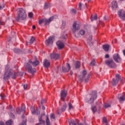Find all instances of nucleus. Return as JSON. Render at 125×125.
<instances>
[{
  "label": "nucleus",
  "mask_w": 125,
  "mask_h": 125,
  "mask_svg": "<svg viewBox=\"0 0 125 125\" xmlns=\"http://www.w3.org/2000/svg\"><path fill=\"white\" fill-rule=\"evenodd\" d=\"M31 64L34 67H37V66L40 64V62L39 61H35L32 62L31 60H29L28 62L24 63L25 69L27 70V72L31 74H34L36 73V68H33Z\"/></svg>",
  "instance_id": "f257e3e1"
},
{
  "label": "nucleus",
  "mask_w": 125,
  "mask_h": 125,
  "mask_svg": "<svg viewBox=\"0 0 125 125\" xmlns=\"http://www.w3.org/2000/svg\"><path fill=\"white\" fill-rule=\"evenodd\" d=\"M17 73L12 69H8L4 74L3 79L4 81H8L11 77L13 80H15Z\"/></svg>",
  "instance_id": "f03ea898"
},
{
  "label": "nucleus",
  "mask_w": 125,
  "mask_h": 125,
  "mask_svg": "<svg viewBox=\"0 0 125 125\" xmlns=\"http://www.w3.org/2000/svg\"><path fill=\"white\" fill-rule=\"evenodd\" d=\"M27 18V14L26 11L22 8H20L18 10V16L16 18L17 21L20 20H25Z\"/></svg>",
  "instance_id": "7ed1b4c3"
},
{
  "label": "nucleus",
  "mask_w": 125,
  "mask_h": 125,
  "mask_svg": "<svg viewBox=\"0 0 125 125\" xmlns=\"http://www.w3.org/2000/svg\"><path fill=\"white\" fill-rule=\"evenodd\" d=\"M97 98V92L95 91L92 92L90 94L87 95L85 99V101L86 103H93L94 100Z\"/></svg>",
  "instance_id": "20e7f679"
},
{
  "label": "nucleus",
  "mask_w": 125,
  "mask_h": 125,
  "mask_svg": "<svg viewBox=\"0 0 125 125\" xmlns=\"http://www.w3.org/2000/svg\"><path fill=\"white\" fill-rule=\"evenodd\" d=\"M89 77H90V75L87 74V72H86V71L84 70L83 72L82 77L79 76V80H80V81L84 80L85 83H87L88 82Z\"/></svg>",
  "instance_id": "39448f33"
},
{
  "label": "nucleus",
  "mask_w": 125,
  "mask_h": 125,
  "mask_svg": "<svg viewBox=\"0 0 125 125\" xmlns=\"http://www.w3.org/2000/svg\"><path fill=\"white\" fill-rule=\"evenodd\" d=\"M105 64H106L108 67L109 68H116L117 67V65L116 63L114 62L113 60H107L105 61Z\"/></svg>",
  "instance_id": "423d86ee"
},
{
  "label": "nucleus",
  "mask_w": 125,
  "mask_h": 125,
  "mask_svg": "<svg viewBox=\"0 0 125 125\" xmlns=\"http://www.w3.org/2000/svg\"><path fill=\"white\" fill-rule=\"evenodd\" d=\"M55 38L54 36H50L47 40L45 42V43L47 46L50 45V44H53V42H54Z\"/></svg>",
  "instance_id": "0eeeda50"
},
{
  "label": "nucleus",
  "mask_w": 125,
  "mask_h": 125,
  "mask_svg": "<svg viewBox=\"0 0 125 125\" xmlns=\"http://www.w3.org/2000/svg\"><path fill=\"white\" fill-rule=\"evenodd\" d=\"M118 16L122 20L125 21V11L124 10H120L118 12Z\"/></svg>",
  "instance_id": "6e6552de"
},
{
  "label": "nucleus",
  "mask_w": 125,
  "mask_h": 125,
  "mask_svg": "<svg viewBox=\"0 0 125 125\" xmlns=\"http://www.w3.org/2000/svg\"><path fill=\"white\" fill-rule=\"evenodd\" d=\"M67 96V91L62 90L61 92V100L63 102H65V98Z\"/></svg>",
  "instance_id": "1a4fd4ad"
},
{
  "label": "nucleus",
  "mask_w": 125,
  "mask_h": 125,
  "mask_svg": "<svg viewBox=\"0 0 125 125\" xmlns=\"http://www.w3.org/2000/svg\"><path fill=\"white\" fill-rule=\"evenodd\" d=\"M45 116V112H43V113L41 114V116L39 117V123L37 124L36 125H44V124L45 123L44 120H43L42 119V116Z\"/></svg>",
  "instance_id": "9d476101"
},
{
  "label": "nucleus",
  "mask_w": 125,
  "mask_h": 125,
  "mask_svg": "<svg viewBox=\"0 0 125 125\" xmlns=\"http://www.w3.org/2000/svg\"><path fill=\"white\" fill-rule=\"evenodd\" d=\"M80 29V24H78L77 22L73 23V27L72 29V32L75 34L78 30Z\"/></svg>",
  "instance_id": "9b49d317"
},
{
  "label": "nucleus",
  "mask_w": 125,
  "mask_h": 125,
  "mask_svg": "<svg viewBox=\"0 0 125 125\" xmlns=\"http://www.w3.org/2000/svg\"><path fill=\"white\" fill-rule=\"evenodd\" d=\"M113 58L117 63H120L122 61V59L120 57L119 54H114L113 56Z\"/></svg>",
  "instance_id": "f8f14e48"
},
{
  "label": "nucleus",
  "mask_w": 125,
  "mask_h": 125,
  "mask_svg": "<svg viewBox=\"0 0 125 125\" xmlns=\"http://www.w3.org/2000/svg\"><path fill=\"white\" fill-rule=\"evenodd\" d=\"M25 111H26V107H25V105H24L21 106V109H20V108L17 109V112L18 114H21V113L24 114Z\"/></svg>",
  "instance_id": "ddd939ff"
},
{
  "label": "nucleus",
  "mask_w": 125,
  "mask_h": 125,
  "mask_svg": "<svg viewBox=\"0 0 125 125\" xmlns=\"http://www.w3.org/2000/svg\"><path fill=\"white\" fill-rule=\"evenodd\" d=\"M50 57L51 59H54V60H57L60 58V55L56 53H53L51 55Z\"/></svg>",
  "instance_id": "4468645a"
},
{
  "label": "nucleus",
  "mask_w": 125,
  "mask_h": 125,
  "mask_svg": "<svg viewBox=\"0 0 125 125\" xmlns=\"http://www.w3.org/2000/svg\"><path fill=\"white\" fill-rule=\"evenodd\" d=\"M117 98L119 99L120 102H122V101H125V94H123V95L121 94H118L117 96Z\"/></svg>",
  "instance_id": "2eb2a0df"
},
{
  "label": "nucleus",
  "mask_w": 125,
  "mask_h": 125,
  "mask_svg": "<svg viewBox=\"0 0 125 125\" xmlns=\"http://www.w3.org/2000/svg\"><path fill=\"white\" fill-rule=\"evenodd\" d=\"M56 44L59 49H62L64 47V43H63V42L59 41L57 42Z\"/></svg>",
  "instance_id": "dca6fc26"
},
{
  "label": "nucleus",
  "mask_w": 125,
  "mask_h": 125,
  "mask_svg": "<svg viewBox=\"0 0 125 125\" xmlns=\"http://www.w3.org/2000/svg\"><path fill=\"white\" fill-rule=\"evenodd\" d=\"M111 8L112 10H116L118 8V3L116 1H113L111 3Z\"/></svg>",
  "instance_id": "f3484780"
},
{
  "label": "nucleus",
  "mask_w": 125,
  "mask_h": 125,
  "mask_svg": "<svg viewBox=\"0 0 125 125\" xmlns=\"http://www.w3.org/2000/svg\"><path fill=\"white\" fill-rule=\"evenodd\" d=\"M67 109V104L66 103H64L63 105L62 106L61 109L58 110V113H61L62 112H64Z\"/></svg>",
  "instance_id": "a211bd4d"
},
{
  "label": "nucleus",
  "mask_w": 125,
  "mask_h": 125,
  "mask_svg": "<svg viewBox=\"0 0 125 125\" xmlns=\"http://www.w3.org/2000/svg\"><path fill=\"white\" fill-rule=\"evenodd\" d=\"M66 68L65 66L62 67V70L63 72H69L70 71V69H71V66H70V64L67 63Z\"/></svg>",
  "instance_id": "6ab92c4d"
},
{
  "label": "nucleus",
  "mask_w": 125,
  "mask_h": 125,
  "mask_svg": "<svg viewBox=\"0 0 125 125\" xmlns=\"http://www.w3.org/2000/svg\"><path fill=\"white\" fill-rule=\"evenodd\" d=\"M43 66L45 68H48L49 66H50V62L46 59H45L43 61Z\"/></svg>",
  "instance_id": "aec40b11"
},
{
  "label": "nucleus",
  "mask_w": 125,
  "mask_h": 125,
  "mask_svg": "<svg viewBox=\"0 0 125 125\" xmlns=\"http://www.w3.org/2000/svg\"><path fill=\"white\" fill-rule=\"evenodd\" d=\"M103 48L104 51H109V48H110V45L104 44L103 45Z\"/></svg>",
  "instance_id": "412c9836"
},
{
  "label": "nucleus",
  "mask_w": 125,
  "mask_h": 125,
  "mask_svg": "<svg viewBox=\"0 0 125 125\" xmlns=\"http://www.w3.org/2000/svg\"><path fill=\"white\" fill-rule=\"evenodd\" d=\"M22 118L23 119V120L19 125H26V122H27V119L25 117L24 115H22Z\"/></svg>",
  "instance_id": "4be33fe9"
},
{
  "label": "nucleus",
  "mask_w": 125,
  "mask_h": 125,
  "mask_svg": "<svg viewBox=\"0 0 125 125\" xmlns=\"http://www.w3.org/2000/svg\"><path fill=\"white\" fill-rule=\"evenodd\" d=\"M74 67L76 69H79L81 67V62L79 61H77L75 62L74 64Z\"/></svg>",
  "instance_id": "5701e85b"
},
{
  "label": "nucleus",
  "mask_w": 125,
  "mask_h": 125,
  "mask_svg": "<svg viewBox=\"0 0 125 125\" xmlns=\"http://www.w3.org/2000/svg\"><path fill=\"white\" fill-rule=\"evenodd\" d=\"M68 123L69 125H77V123L73 119H70Z\"/></svg>",
  "instance_id": "b1692460"
},
{
  "label": "nucleus",
  "mask_w": 125,
  "mask_h": 125,
  "mask_svg": "<svg viewBox=\"0 0 125 125\" xmlns=\"http://www.w3.org/2000/svg\"><path fill=\"white\" fill-rule=\"evenodd\" d=\"M118 83L119 82L118 81H117V80L116 79H113L112 81V84L113 86H115L117 85V84H118Z\"/></svg>",
  "instance_id": "393cba45"
},
{
  "label": "nucleus",
  "mask_w": 125,
  "mask_h": 125,
  "mask_svg": "<svg viewBox=\"0 0 125 125\" xmlns=\"http://www.w3.org/2000/svg\"><path fill=\"white\" fill-rule=\"evenodd\" d=\"M94 20H97V15L96 14L91 17V21L93 22Z\"/></svg>",
  "instance_id": "a878e982"
},
{
  "label": "nucleus",
  "mask_w": 125,
  "mask_h": 125,
  "mask_svg": "<svg viewBox=\"0 0 125 125\" xmlns=\"http://www.w3.org/2000/svg\"><path fill=\"white\" fill-rule=\"evenodd\" d=\"M46 125H50V121H49V118H48V116H46Z\"/></svg>",
  "instance_id": "bb28decb"
},
{
  "label": "nucleus",
  "mask_w": 125,
  "mask_h": 125,
  "mask_svg": "<svg viewBox=\"0 0 125 125\" xmlns=\"http://www.w3.org/2000/svg\"><path fill=\"white\" fill-rule=\"evenodd\" d=\"M91 110L93 113H96L97 112V108H96V106H92Z\"/></svg>",
  "instance_id": "cd10ccee"
},
{
  "label": "nucleus",
  "mask_w": 125,
  "mask_h": 125,
  "mask_svg": "<svg viewBox=\"0 0 125 125\" xmlns=\"http://www.w3.org/2000/svg\"><path fill=\"white\" fill-rule=\"evenodd\" d=\"M116 80L118 82H120L121 80V76L120 74H116Z\"/></svg>",
  "instance_id": "c85d7f7f"
},
{
  "label": "nucleus",
  "mask_w": 125,
  "mask_h": 125,
  "mask_svg": "<svg viewBox=\"0 0 125 125\" xmlns=\"http://www.w3.org/2000/svg\"><path fill=\"white\" fill-rule=\"evenodd\" d=\"M30 110L31 111V113L32 114H33V115H36V110H35V108H34L33 107H31L30 108Z\"/></svg>",
  "instance_id": "c756f323"
},
{
  "label": "nucleus",
  "mask_w": 125,
  "mask_h": 125,
  "mask_svg": "<svg viewBox=\"0 0 125 125\" xmlns=\"http://www.w3.org/2000/svg\"><path fill=\"white\" fill-rule=\"evenodd\" d=\"M13 123L12 120H10L6 122V125H11Z\"/></svg>",
  "instance_id": "7c9ffc66"
},
{
  "label": "nucleus",
  "mask_w": 125,
  "mask_h": 125,
  "mask_svg": "<svg viewBox=\"0 0 125 125\" xmlns=\"http://www.w3.org/2000/svg\"><path fill=\"white\" fill-rule=\"evenodd\" d=\"M68 108L69 110H72V109H74V106L71 103H68Z\"/></svg>",
  "instance_id": "2f4dec72"
},
{
  "label": "nucleus",
  "mask_w": 125,
  "mask_h": 125,
  "mask_svg": "<svg viewBox=\"0 0 125 125\" xmlns=\"http://www.w3.org/2000/svg\"><path fill=\"white\" fill-rule=\"evenodd\" d=\"M14 52H15V53H20V52H21V50H20V49L15 48L14 50Z\"/></svg>",
  "instance_id": "473e14b6"
},
{
  "label": "nucleus",
  "mask_w": 125,
  "mask_h": 125,
  "mask_svg": "<svg viewBox=\"0 0 125 125\" xmlns=\"http://www.w3.org/2000/svg\"><path fill=\"white\" fill-rule=\"evenodd\" d=\"M50 6V4L49 3H45L44 8L45 9L48 8Z\"/></svg>",
  "instance_id": "72a5a7b5"
},
{
  "label": "nucleus",
  "mask_w": 125,
  "mask_h": 125,
  "mask_svg": "<svg viewBox=\"0 0 125 125\" xmlns=\"http://www.w3.org/2000/svg\"><path fill=\"white\" fill-rule=\"evenodd\" d=\"M79 34H80L81 36H83V35L85 34V31L84 30H81L79 32Z\"/></svg>",
  "instance_id": "f704fd0d"
},
{
  "label": "nucleus",
  "mask_w": 125,
  "mask_h": 125,
  "mask_svg": "<svg viewBox=\"0 0 125 125\" xmlns=\"http://www.w3.org/2000/svg\"><path fill=\"white\" fill-rule=\"evenodd\" d=\"M4 8V3H0V10H1Z\"/></svg>",
  "instance_id": "c9c22d12"
},
{
  "label": "nucleus",
  "mask_w": 125,
  "mask_h": 125,
  "mask_svg": "<svg viewBox=\"0 0 125 125\" xmlns=\"http://www.w3.org/2000/svg\"><path fill=\"white\" fill-rule=\"evenodd\" d=\"M34 42H35V38L32 37L31 39L30 40V42H29L30 44H32V43H33Z\"/></svg>",
  "instance_id": "e433bc0d"
},
{
  "label": "nucleus",
  "mask_w": 125,
  "mask_h": 125,
  "mask_svg": "<svg viewBox=\"0 0 125 125\" xmlns=\"http://www.w3.org/2000/svg\"><path fill=\"white\" fill-rule=\"evenodd\" d=\"M103 123H104V124H106V125H107V124H108V121H107V118H106V117H104L103 119Z\"/></svg>",
  "instance_id": "4c0bfd02"
},
{
  "label": "nucleus",
  "mask_w": 125,
  "mask_h": 125,
  "mask_svg": "<svg viewBox=\"0 0 125 125\" xmlns=\"http://www.w3.org/2000/svg\"><path fill=\"white\" fill-rule=\"evenodd\" d=\"M90 66H94L95 65V60H92L91 63H90Z\"/></svg>",
  "instance_id": "58836bf2"
},
{
  "label": "nucleus",
  "mask_w": 125,
  "mask_h": 125,
  "mask_svg": "<svg viewBox=\"0 0 125 125\" xmlns=\"http://www.w3.org/2000/svg\"><path fill=\"white\" fill-rule=\"evenodd\" d=\"M62 38L64 40L67 39V34L64 33L63 35H62Z\"/></svg>",
  "instance_id": "ea45409f"
},
{
  "label": "nucleus",
  "mask_w": 125,
  "mask_h": 125,
  "mask_svg": "<svg viewBox=\"0 0 125 125\" xmlns=\"http://www.w3.org/2000/svg\"><path fill=\"white\" fill-rule=\"evenodd\" d=\"M104 107V108H109V107H111V105L109 104H105Z\"/></svg>",
  "instance_id": "a19ab883"
},
{
  "label": "nucleus",
  "mask_w": 125,
  "mask_h": 125,
  "mask_svg": "<svg viewBox=\"0 0 125 125\" xmlns=\"http://www.w3.org/2000/svg\"><path fill=\"white\" fill-rule=\"evenodd\" d=\"M50 119H51V120H52V119L53 120H54L55 119V115H54V114H53V113L51 114Z\"/></svg>",
  "instance_id": "79ce46f5"
},
{
  "label": "nucleus",
  "mask_w": 125,
  "mask_h": 125,
  "mask_svg": "<svg viewBox=\"0 0 125 125\" xmlns=\"http://www.w3.org/2000/svg\"><path fill=\"white\" fill-rule=\"evenodd\" d=\"M44 22V19L40 20L39 21V25H42V23Z\"/></svg>",
  "instance_id": "37998d69"
},
{
  "label": "nucleus",
  "mask_w": 125,
  "mask_h": 125,
  "mask_svg": "<svg viewBox=\"0 0 125 125\" xmlns=\"http://www.w3.org/2000/svg\"><path fill=\"white\" fill-rule=\"evenodd\" d=\"M28 16L30 18H32V17L34 16V14H33V13L30 12L28 14Z\"/></svg>",
  "instance_id": "c03bdc74"
},
{
  "label": "nucleus",
  "mask_w": 125,
  "mask_h": 125,
  "mask_svg": "<svg viewBox=\"0 0 125 125\" xmlns=\"http://www.w3.org/2000/svg\"><path fill=\"white\" fill-rule=\"evenodd\" d=\"M87 44H88L89 45V46H92V42H91V41H88L87 42Z\"/></svg>",
  "instance_id": "a18cd8bd"
},
{
  "label": "nucleus",
  "mask_w": 125,
  "mask_h": 125,
  "mask_svg": "<svg viewBox=\"0 0 125 125\" xmlns=\"http://www.w3.org/2000/svg\"><path fill=\"white\" fill-rule=\"evenodd\" d=\"M44 22L45 24H48L50 22V21H49V20H46V19H44Z\"/></svg>",
  "instance_id": "49530a36"
},
{
  "label": "nucleus",
  "mask_w": 125,
  "mask_h": 125,
  "mask_svg": "<svg viewBox=\"0 0 125 125\" xmlns=\"http://www.w3.org/2000/svg\"><path fill=\"white\" fill-rule=\"evenodd\" d=\"M10 117H11V118H12V119H14L15 118V116L14 115V114H13V113H11L10 114Z\"/></svg>",
  "instance_id": "de8ad7c7"
},
{
  "label": "nucleus",
  "mask_w": 125,
  "mask_h": 125,
  "mask_svg": "<svg viewBox=\"0 0 125 125\" xmlns=\"http://www.w3.org/2000/svg\"><path fill=\"white\" fill-rule=\"evenodd\" d=\"M54 19V17H51V18H50L48 19L49 22H51V21H52Z\"/></svg>",
  "instance_id": "09e8293b"
},
{
  "label": "nucleus",
  "mask_w": 125,
  "mask_h": 125,
  "mask_svg": "<svg viewBox=\"0 0 125 125\" xmlns=\"http://www.w3.org/2000/svg\"><path fill=\"white\" fill-rule=\"evenodd\" d=\"M79 8L80 9V10H82V3H79Z\"/></svg>",
  "instance_id": "8fccbe9b"
},
{
  "label": "nucleus",
  "mask_w": 125,
  "mask_h": 125,
  "mask_svg": "<svg viewBox=\"0 0 125 125\" xmlns=\"http://www.w3.org/2000/svg\"><path fill=\"white\" fill-rule=\"evenodd\" d=\"M71 12H72V13H76V12H77V11H76L75 9H72L71 10Z\"/></svg>",
  "instance_id": "3c124183"
},
{
  "label": "nucleus",
  "mask_w": 125,
  "mask_h": 125,
  "mask_svg": "<svg viewBox=\"0 0 125 125\" xmlns=\"http://www.w3.org/2000/svg\"><path fill=\"white\" fill-rule=\"evenodd\" d=\"M88 41H91L92 40V36H90L88 38Z\"/></svg>",
  "instance_id": "603ef678"
},
{
  "label": "nucleus",
  "mask_w": 125,
  "mask_h": 125,
  "mask_svg": "<svg viewBox=\"0 0 125 125\" xmlns=\"http://www.w3.org/2000/svg\"><path fill=\"white\" fill-rule=\"evenodd\" d=\"M27 86H28V85L27 84H24L23 85L24 89H27Z\"/></svg>",
  "instance_id": "864d4df0"
},
{
  "label": "nucleus",
  "mask_w": 125,
  "mask_h": 125,
  "mask_svg": "<svg viewBox=\"0 0 125 125\" xmlns=\"http://www.w3.org/2000/svg\"><path fill=\"white\" fill-rule=\"evenodd\" d=\"M0 97H1L2 99H3L4 98L5 96H4L3 94H0Z\"/></svg>",
  "instance_id": "5fc2aeb1"
},
{
  "label": "nucleus",
  "mask_w": 125,
  "mask_h": 125,
  "mask_svg": "<svg viewBox=\"0 0 125 125\" xmlns=\"http://www.w3.org/2000/svg\"><path fill=\"white\" fill-rule=\"evenodd\" d=\"M109 57H110L109 55H108V54L105 55V58H109Z\"/></svg>",
  "instance_id": "6e6d98bb"
},
{
  "label": "nucleus",
  "mask_w": 125,
  "mask_h": 125,
  "mask_svg": "<svg viewBox=\"0 0 125 125\" xmlns=\"http://www.w3.org/2000/svg\"><path fill=\"white\" fill-rule=\"evenodd\" d=\"M43 102H44V100H42L41 101L42 105H43Z\"/></svg>",
  "instance_id": "4d7b16f0"
},
{
  "label": "nucleus",
  "mask_w": 125,
  "mask_h": 125,
  "mask_svg": "<svg viewBox=\"0 0 125 125\" xmlns=\"http://www.w3.org/2000/svg\"><path fill=\"white\" fill-rule=\"evenodd\" d=\"M42 109L43 110H45V107H44V106L42 105Z\"/></svg>",
  "instance_id": "13d9d810"
},
{
  "label": "nucleus",
  "mask_w": 125,
  "mask_h": 125,
  "mask_svg": "<svg viewBox=\"0 0 125 125\" xmlns=\"http://www.w3.org/2000/svg\"><path fill=\"white\" fill-rule=\"evenodd\" d=\"M32 28L34 30H35V29H36V26L33 25Z\"/></svg>",
  "instance_id": "bf43d9fd"
},
{
  "label": "nucleus",
  "mask_w": 125,
  "mask_h": 125,
  "mask_svg": "<svg viewBox=\"0 0 125 125\" xmlns=\"http://www.w3.org/2000/svg\"><path fill=\"white\" fill-rule=\"evenodd\" d=\"M104 20H105L106 21V20H107V18H106V16L104 17Z\"/></svg>",
  "instance_id": "052dcab7"
},
{
  "label": "nucleus",
  "mask_w": 125,
  "mask_h": 125,
  "mask_svg": "<svg viewBox=\"0 0 125 125\" xmlns=\"http://www.w3.org/2000/svg\"><path fill=\"white\" fill-rule=\"evenodd\" d=\"M123 54L125 56V50L123 51Z\"/></svg>",
  "instance_id": "680f3d73"
},
{
  "label": "nucleus",
  "mask_w": 125,
  "mask_h": 125,
  "mask_svg": "<svg viewBox=\"0 0 125 125\" xmlns=\"http://www.w3.org/2000/svg\"><path fill=\"white\" fill-rule=\"evenodd\" d=\"M78 125H83V123H81L78 124Z\"/></svg>",
  "instance_id": "e2e57ef3"
},
{
  "label": "nucleus",
  "mask_w": 125,
  "mask_h": 125,
  "mask_svg": "<svg viewBox=\"0 0 125 125\" xmlns=\"http://www.w3.org/2000/svg\"><path fill=\"white\" fill-rule=\"evenodd\" d=\"M0 25H2V22L0 21Z\"/></svg>",
  "instance_id": "0e129e2a"
},
{
  "label": "nucleus",
  "mask_w": 125,
  "mask_h": 125,
  "mask_svg": "<svg viewBox=\"0 0 125 125\" xmlns=\"http://www.w3.org/2000/svg\"><path fill=\"white\" fill-rule=\"evenodd\" d=\"M87 1H88V2H89V1H90V0H86Z\"/></svg>",
  "instance_id": "69168bd1"
},
{
  "label": "nucleus",
  "mask_w": 125,
  "mask_h": 125,
  "mask_svg": "<svg viewBox=\"0 0 125 125\" xmlns=\"http://www.w3.org/2000/svg\"><path fill=\"white\" fill-rule=\"evenodd\" d=\"M70 74H71V75H72L73 73H72V72H71V73H70Z\"/></svg>",
  "instance_id": "338daca9"
},
{
  "label": "nucleus",
  "mask_w": 125,
  "mask_h": 125,
  "mask_svg": "<svg viewBox=\"0 0 125 125\" xmlns=\"http://www.w3.org/2000/svg\"><path fill=\"white\" fill-rule=\"evenodd\" d=\"M106 125H108V124H106Z\"/></svg>",
  "instance_id": "774afa93"
}]
</instances>
